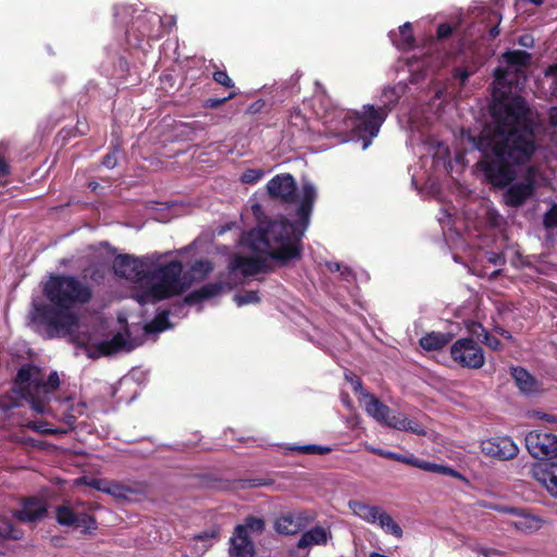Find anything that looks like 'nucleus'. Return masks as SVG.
<instances>
[{
	"instance_id": "1",
	"label": "nucleus",
	"mask_w": 557,
	"mask_h": 557,
	"mask_svg": "<svg viewBox=\"0 0 557 557\" xmlns=\"http://www.w3.org/2000/svg\"><path fill=\"white\" fill-rule=\"evenodd\" d=\"M495 127L483 128L469 141L481 157L476 168L484 182L494 189H505L503 201L510 208H520L536 189V170L529 166L521 182L518 166L528 163L536 150L534 122L525 100L515 96L493 107Z\"/></svg>"
},
{
	"instance_id": "2",
	"label": "nucleus",
	"mask_w": 557,
	"mask_h": 557,
	"mask_svg": "<svg viewBox=\"0 0 557 557\" xmlns=\"http://www.w3.org/2000/svg\"><path fill=\"white\" fill-rule=\"evenodd\" d=\"M317 190L311 183L302 184V197L297 208L299 226L286 218L259 224L245 236V244L257 253L269 256L280 267L298 260L302 255L301 237L309 225Z\"/></svg>"
},
{
	"instance_id": "3",
	"label": "nucleus",
	"mask_w": 557,
	"mask_h": 557,
	"mask_svg": "<svg viewBox=\"0 0 557 557\" xmlns=\"http://www.w3.org/2000/svg\"><path fill=\"white\" fill-rule=\"evenodd\" d=\"M44 294L50 304L36 307V322L46 326L48 338L72 335L79 324L73 309L91 300V288L74 275L52 274Z\"/></svg>"
},
{
	"instance_id": "4",
	"label": "nucleus",
	"mask_w": 557,
	"mask_h": 557,
	"mask_svg": "<svg viewBox=\"0 0 557 557\" xmlns=\"http://www.w3.org/2000/svg\"><path fill=\"white\" fill-rule=\"evenodd\" d=\"M150 292L157 300L181 296L190 287L189 277H184L183 263L175 259L151 271Z\"/></svg>"
},
{
	"instance_id": "5",
	"label": "nucleus",
	"mask_w": 557,
	"mask_h": 557,
	"mask_svg": "<svg viewBox=\"0 0 557 557\" xmlns=\"http://www.w3.org/2000/svg\"><path fill=\"white\" fill-rule=\"evenodd\" d=\"M386 117L385 107L364 104L361 111L350 110V141L360 143L361 150H366L380 133Z\"/></svg>"
},
{
	"instance_id": "6",
	"label": "nucleus",
	"mask_w": 557,
	"mask_h": 557,
	"mask_svg": "<svg viewBox=\"0 0 557 557\" xmlns=\"http://www.w3.org/2000/svg\"><path fill=\"white\" fill-rule=\"evenodd\" d=\"M531 54L524 50H507L502 54L506 67L498 66L494 71V77L500 85L513 87L520 79L527 81L525 69L530 65Z\"/></svg>"
},
{
	"instance_id": "7",
	"label": "nucleus",
	"mask_w": 557,
	"mask_h": 557,
	"mask_svg": "<svg viewBox=\"0 0 557 557\" xmlns=\"http://www.w3.org/2000/svg\"><path fill=\"white\" fill-rule=\"evenodd\" d=\"M152 261L150 257H132L119 255L113 261L114 273L134 283H150Z\"/></svg>"
},
{
	"instance_id": "8",
	"label": "nucleus",
	"mask_w": 557,
	"mask_h": 557,
	"mask_svg": "<svg viewBox=\"0 0 557 557\" xmlns=\"http://www.w3.org/2000/svg\"><path fill=\"white\" fill-rule=\"evenodd\" d=\"M450 357L455 363L465 369H481L485 363L483 348L471 337L457 339L450 346Z\"/></svg>"
},
{
	"instance_id": "9",
	"label": "nucleus",
	"mask_w": 557,
	"mask_h": 557,
	"mask_svg": "<svg viewBox=\"0 0 557 557\" xmlns=\"http://www.w3.org/2000/svg\"><path fill=\"white\" fill-rule=\"evenodd\" d=\"M24 383L30 384L36 392L44 391L45 393H53L60 387L58 372L52 371L45 380L42 369L33 363L23 364L14 377V384Z\"/></svg>"
},
{
	"instance_id": "10",
	"label": "nucleus",
	"mask_w": 557,
	"mask_h": 557,
	"mask_svg": "<svg viewBox=\"0 0 557 557\" xmlns=\"http://www.w3.org/2000/svg\"><path fill=\"white\" fill-rule=\"evenodd\" d=\"M529 454L539 460L547 461L557 457V435L541 430L530 431L524 438Z\"/></svg>"
},
{
	"instance_id": "11",
	"label": "nucleus",
	"mask_w": 557,
	"mask_h": 557,
	"mask_svg": "<svg viewBox=\"0 0 557 557\" xmlns=\"http://www.w3.org/2000/svg\"><path fill=\"white\" fill-rule=\"evenodd\" d=\"M272 483V480L262 478L227 480L210 473L200 475L201 486L216 491L246 490L251 487L267 486L271 485Z\"/></svg>"
},
{
	"instance_id": "12",
	"label": "nucleus",
	"mask_w": 557,
	"mask_h": 557,
	"mask_svg": "<svg viewBox=\"0 0 557 557\" xmlns=\"http://www.w3.org/2000/svg\"><path fill=\"white\" fill-rule=\"evenodd\" d=\"M482 453L498 460H511L519 454V447L510 436H492L481 442Z\"/></svg>"
},
{
	"instance_id": "13",
	"label": "nucleus",
	"mask_w": 557,
	"mask_h": 557,
	"mask_svg": "<svg viewBox=\"0 0 557 557\" xmlns=\"http://www.w3.org/2000/svg\"><path fill=\"white\" fill-rule=\"evenodd\" d=\"M267 189L271 199L282 203H294L297 199V184L289 173L272 177L267 184Z\"/></svg>"
},
{
	"instance_id": "14",
	"label": "nucleus",
	"mask_w": 557,
	"mask_h": 557,
	"mask_svg": "<svg viewBox=\"0 0 557 557\" xmlns=\"http://www.w3.org/2000/svg\"><path fill=\"white\" fill-rule=\"evenodd\" d=\"M350 386L355 393L359 406L371 417L387 411V406L383 404L373 393L366 388L362 381L357 375H350Z\"/></svg>"
},
{
	"instance_id": "15",
	"label": "nucleus",
	"mask_w": 557,
	"mask_h": 557,
	"mask_svg": "<svg viewBox=\"0 0 557 557\" xmlns=\"http://www.w3.org/2000/svg\"><path fill=\"white\" fill-rule=\"evenodd\" d=\"M47 515V504L36 496L22 498L21 509L12 512L13 518L22 523H35L46 518Z\"/></svg>"
},
{
	"instance_id": "16",
	"label": "nucleus",
	"mask_w": 557,
	"mask_h": 557,
	"mask_svg": "<svg viewBox=\"0 0 557 557\" xmlns=\"http://www.w3.org/2000/svg\"><path fill=\"white\" fill-rule=\"evenodd\" d=\"M228 270L232 273L239 272L243 276H253L271 270L265 259L234 255L230 261Z\"/></svg>"
},
{
	"instance_id": "17",
	"label": "nucleus",
	"mask_w": 557,
	"mask_h": 557,
	"mask_svg": "<svg viewBox=\"0 0 557 557\" xmlns=\"http://www.w3.org/2000/svg\"><path fill=\"white\" fill-rule=\"evenodd\" d=\"M531 474L553 497L557 498V462H535L532 465Z\"/></svg>"
},
{
	"instance_id": "18",
	"label": "nucleus",
	"mask_w": 557,
	"mask_h": 557,
	"mask_svg": "<svg viewBox=\"0 0 557 557\" xmlns=\"http://www.w3.org/2000/svg\"><path fill=\"white\" fill-rule=\"evenodd\" d=\"M376 422L380 424L386 425L388 428H393L399 431H409L414 434H424V431L420 428V425L408 419L403 413H394L392 409L387 406V411L382 413V417L380 414H372L371 416Z\"/></svg>"
},
{
	"instance_id": "19",
	"label": "nucleus",
	"mask_w": 557,
	"mask_h": 557,
	"mask_svg": "<svg viewBox=\"0 0 557 557\" xmlns=\"http://www.w3.org/2000/svg\"><path fill=\"white\" fill-rule=\"evenodd\" d=\"M326 542V531L321 527H315L305 532L299 539L297 546L289 549L290 557H308V549L312 545H320Z\"/></svg>"
},
{
	"instance_id": "20",
	"label": "nucleus",
	"mask_w": 557,
	"mask_h": 557,
	"mask_svg": "<svg viewBox=\"0 0 557 557\" xmlns=\"http://www.w3.org/2000/svg\"><path fill=\"white\" fill-rule=\"evenodd\" d=\"M308 523V518L302 512H287L280 516L274 523V529L283 535H293L301 531Z\"/></svg>"
},
{
	"instance_id": "21",
	"label": "nucleus",
	"mask_w": 557,
	"mask_h": 557,
	"mask_svg": "<svg viewBox=\"0 0 557 557\" xmlns=\"http://www.w3.org/2000/svg\"><path fill=\"white\" fill-rule=\"evenodd\" d=\"M226 287V284L223 282H211L208 284H205L198 289H195L187 294L184 297V302L188 306H194L196 304H199L203 300L210 299L212 297H215L220 295Z\"/></svg>"
},
{
	"instance_id": "22",
	"label": "nucleus",
	"mask_w": 557,
	"mask_h": 557,
	"mask_svg": "<svg viewBox=\"0 0 557 557\" xmlns=\"http://www.w3.org/2000/svg\"><path fill=\"white\" fill-rule=\"evenodd\" d=\"M230 555L232 557H255L256 546L249 534L236 533L230 540Z\"/></svg>"
},
{
	"instance_id": "23",
	"label": "nucleus",
	"mask_w": 557,
	"mask_h": 557,
	"mask_svg": "<svg viewBox=\"0 0 557 557\" xmlns=\"http://www.w3.org/2000/svg\"><path fill=\"white\" fill-rule=\"evenodd\" d=\"M510 374L521 393L530 395L539 391V382L527 369L522 367H511Z\"/></svg>"
},
{
	"instance_id": "24",
	"label": "nucleus",
	"mask_w": 557,
	"mask_h": 557,
	"mask_svg": "<svg viewBox=\"0 0 557 557\" xmlns=\"http://www.w3.org/2000/svg\"><path fill=\"white\" fill-rule=\"evenodd\" d=\"M453 339L451 333L430 332L419 341L420 346L428 351L440 350Z\"/></svg>"
},
{
	"instance_id": "25",
	"label": "nucleus",
	"mask_w": 557,
	"mask_h": 557,
	"mask_svg": "<svg viewBox=\"0 0 557 557\" xmlns=\"http://www.w3.org/2000/svg\"><path fill=\"white\" fill-rule=\"evenodd\" d=\"M128 346L127 350L132 349L128 342L125 339L122 333H116L111 339L101 341L96 345V349L101 356H111L116 354Z\"/></svg>"
},
{
	"instance_id": "26",
	"label": "nucleus",
	"mask_w": 557,
	"mask_h": 557,
	"mask_svg": "<svg viewBox=\"0 0 557 557\" xmlns=\"http://www.w3.org/2000/svg\"><path fill=\"white\" fill-rule=\"evenodd\" d=\"M13 392L17 393L21 398L27 400L30 407L38 413H42L45 410L44 403L37 397L36 391L28 383L14 384Z\"/></svg>"
},
{
	"instance_id": "27",
	"label": "nucleus",
	"mask_w": 557,
	"mask_h": 557,
	"mask_svg": "<svg viewBox=\"0 0 557 557\" xmlns=\"http://www.w3.org/2000/svg\"><path fill=\"white\" fill-rule=\"evenodd\" d=\"M213 270V265L209 260H196L190 269L184 273V277H189L190 286L194 282H200L205 280Z\"/></svg>"
},
{
	"instance_id": "28",
	"label": "nucleus",
	"mask_w": 557,
	"mask_h": 557,
	"mask_svg": "<svg viewBox=\"0 0 557 557\" xmlns=\"http://www.w3.org/2000/svg\"><path fill=\"white\" fill-rule=\"evenodd\" d=\"M352 512L369 523H376L381 508L361 502H350Z\"/></svg>"
},
{
	"instance_id": "29",
	"label": "nucleus",
	"mask_w": 557,
	"mask_h": 557,
	"mask_svg": "<svg viewBox=\"0 0 557 557\" xmlns=\"http://www.w3.org/2000/svg\"><path fill=\"white\" fill-rule=\"evenodd\" d=\"M55 521L61 527H75L78 521V512L69 502H64L55 507Z\"/></svg>"
},
{
	"instance_id": "30",
	"label": "nucleus",
	"mask_w": 557,
	"mask_h": 557,
	"mask_svg": "<svg viewBox=\"0 0 557 557\" xmlns=\"http://www.w3.org/2000/svg\"><path fill=\"white\" fill-rule=\"evenodd\" d=\"M265 530V521L256 516H248L245 518L244 523L235 527L236 533L256 534L260 535Z\"/></svg>"
},
{
	"instance_id": "31",
	"label": "nucleus",
	"mask_w": 557,
	"mask_h": 557,
	"mask_svg": "<svg viewBox=\"0 0 557 557\" xmlns=\"http://www.w3.org/2000/svg\"><path fill=\"white\" fill-rule=\"evenodd\" d=\"M170 312L168 310L159 311L156 317L148 323L145 324L144 330L147 334L160 333L169 327L171 323L169 321Z\"/></svg>"
},
{
	"instance_id": "32",
	"label": "nucleus",
	"mask_w": 557,
	"mask_h": 557,
	"mask_svg": "<svg viewBox=\"0 0 557 557\" xmlns=\"http://www.w3.org/2000/svg\"><path fill=\"white\" fill-rule=\"evenodd\" d=\"M518 518L513 521V525L517 530L523 532H531L540 528V519L527 512L525 509L520 508V515H516Z\"/></svg>"
},
{
	"instance_id": "33",
	"label": "nucleus",
	"mask_w": 557,
	"mask_h": 557,
	"mask_svg": "<svg viewBox=\"0 0 557 557\" xmlns=\"http://www.w3.org/2000/svg\"><path fill=\"white\" fill-rule=\"evenodd\" d=\"M416 468L422 469L428 472L440 473V474H445V475H449L453 478L463 479V476L458 471L453 469L451 467L437 465V463H433V462L421 460V459L419 460V463H416Z\"/></svg>"
},
{
	"instance_id": "34",
	"label": "nucleus",
	"mask_w": 557,
	"mask_h": 557,
	"mask_svg": "<svg viewBox=\"0 0 557 557\" xmlns=\"http://www.w3.org/2000/svg\"><path fill=\"white\" fill-rule=\"evenodd\" d=\"M376 522L385 533L392 534L396 539H400L403 536L404 532L401 527L387 512L382 510Z\"/></svg>"
},
{
	"instance_id": "35",
	"label": "nucleus",
	"mask_w": 557,
	"mask_h": 557,
	"mask_svg": "<svg viewBox=\"0 0 557 557\" xmlns=\"http://www.w3.org/2000/svg\"><path fill=\"white\" fill-rule=\"evenodd\" d=\"M288 451H296L304 455H326L331 453V447L317 444L289 445L285 448Z\"/></svg>"
},
{
	"instance_id": "36",
	"label": "nucleus",
	"mask_w": 557,
	"mask_h": 557,
	"mask_svg": "<svg viewBox=\"0 0 557 557\" xmlns=\"http://www.w3.org/2000/svg\"><path fill=\"white\" fill-rule=\"evenodd\" d=\"M24 536V531L20 528H16L9 520H3L0 524V541L11 540V541H20Z\"/></svg>"
},
{
	"instance_id": "37",
	"label": "nucleus",
	"mask_w": 557,
	"mask_h": 557,
	"mask_svg": "<svg viewBox=\"0 0 557 557\" xmlns=\"http://www.w3.org/2000/svg\"><path fill=\"white\" fill-rule=\"evenodd\" d=\"M75 527L82 528L84 534H91L98 529V522L92 515L78 512V521Z\"/></svg>"
},
{
	"instance_id": "38",
	"label": "nucleus",
	"mask_w": 557,
	"mask_h": 557,
	"mask_svg": "<svg viewBox=\"0 0 557 557\" xmlns=\"http://www.w3.org/2000/svg\"><path fill=\"white\" fill-rule=\"evenodd\" d=\"M135 30H138L140 33V36L137 37V39L139 41L146 37L147 38L151 37V35L147 28L146 18L143 16L136 17V20L133 22L131 28L126 30L127 37L129 38Z\"/></svg>"
},
{
	"instance_id": "39",
	"label": "nucleus",
	"mask_w": 557,
	"mask_h": 557,
	"mask_svg": "<svg viewBox=\"0 0 557 557\" xmlns=\"http://www.w3.org/2000/svg\"><path fill=\"white\" fill-rule=\"evenodd\" d=\"M234 301L238 307L249 304H258L260 301V296L258 290H246L244 294H236L234 296Z\"/></svg>"
},
{
	"instance_id": "40",
	"label": "nucleus",
	"mask_w": 557,
	"mask_h": 557,
	"mask_svg": "<svg viewBox=\"0 0 557 557\" xmlns=\"http://www.w3.org/2000/svg\"><path fill=\"white\" fill-rule=\"evenodd\" d=\"M288 121L292 126L299 131H302L307 127V117L298 108L290 110Z\"/></svg>"
},
{
	"instance_id": "41",
	"label": "nucleus",
	"mask_w": 557,
	"mask_h": 557,
	"mask_svg": "<svg viewBox=\"0 0 557 557\" xmlns=\"http://www.w3.org/2000/svg\"><path fill=\"white\" fill-rule=\"evenodd\" d=\"M264 176V171L261 169H247L242 173L240 182L244 184H256Z\"/></svg>"
},
{
	"instance_id": "42",
	"label": "nucleus",
	"mask_w": 557,
	"mask_h": 557,
	"mask_svg": "<svg viewBox=\"0 0 557 557\" xmlns=\"http://www.w3.org/2000/svg\"><path fill=\"white\" fill-rule=\"evenodd\" d=\"M481 506L485 509L495 510L500 513H507L515 516L520 515V508L519 507H512V506H506L500 504H492V503H482Z\"/></svg>"
},
{
	"instance_id": "43",
	"label": "nucleus",
	"mask_w": 557,
	"mask_h": 557,
	"mask_svg": "<svg viewBox=\"0 0 557 557\" xmlns=\"http://www.w3.org/2000/svg\"><path fill=\"white\" fill-rule=\"evenodd\" d=\"M482 336L481 342L486 345L488 348H491L494 351H498L503 349L502 342L494 335H492L488 331L485 329L482 330V334L479 335V337Z\"/></svg>"
},
{
	"instance_id": "44",
	"label": "nucleus",
	"mask_w": 557,
	"mask_h": 557,
	"mask_svg": "<svg viewBox=\"0 0 557 557\" xmlns=\"http://www.w3.org/2000/svg\"><path fill=\"white\" fill-rule=\"evenodd\" d=\"M212 78L216 84L222 85L225 88H230V89L235 88V84H234L233 79L228 76L226 71H222V70L214 71L212 74Z\"/></svg>"
},
{
	"instance_id": "45",
	"label": "nucleus",
	"mask_w": 557,
	"mask_h": 557,
	"mask_svg": "<svg viewBox=\"0 0 557 557\" xmlns=\"http://www.w3.org/2000/svg\"><path fill=\"white\" fill-rule=\"evenodd\" d=\"M236 95H237V92L235 90H233L228 94V96H226L224 98H208L203 101L202 107L205 109H216V108L221 107L222 104H224L226 101L235 98Z\"/></svg>"
},
{
	"instance_id": "46",
	"label": "nucleus",
	"mask_w": 557,
	"mask_h": 557,
	"mask_svg": "<svg viewBox=\"0 0 557 557\" xmlns=\"http://www.w3.org/2000/svg\"><path fill=\"white\" fill-rule=\"evenodd\" d=\"M543 224L546 228L557 227V203H553L544 214Z\"/></svg>"
},
{
	"instance_id": "47",
	"label": "nucleus",
	"mask_w": 557,
	"mask_h": 557,
	"mask_svg": "<svg viewBox=\"0 0 557 557\" xmlns=\"http://www.w3.org/2000/svg\"><path fill=\"white\" fill-rule=\"evenodd\" d=\"M121 151L119 146H113L111 150L102 158V165L113 169L117 164V154Z\"/></svg>"
},
{
	"instance_id": "48",
	"label": "nucleus",
	"mask_w": 557,
	"mask_h": 557,
	"mask_svg": "<svg viewBox=\"0 0 557 557\" xmlns=\"http://www.w3.org/2000/svg\"><path fill=\"white\" fill-rule=\"evenodd\" d=\"M400 35L403 37L404 45L408 48H411L414 46L416 39L412 35V28L410 23H405L403 26L399 27Z\"/></svg>"
},
{
	"instance_id": "49",
	"label": "nucleus",
	"mask_w": 557,
	"mask_h": 557,
	"mask_svg": "<svg viewBox=\"0 0 557 557\" xmlns=\"http://www.w3.org/2000/svg\"><path fill=\"white\" fill-rule=\"evenodd\" d=\"M473 74V71L468 67L457 66L453 70V77L458 79L461 85H465L469 77Z\"/></svg>"
},
{
	"instance_id": "50",
	"label": "nucleus",
	"mask_w": 557,
	"mask_h": 557,
	"mask_svg": "<svg viewBox=\"0 0 557 557\" xmlns=\"http://www.w3.org/2000/svg\"><path fill=\"white\" fill-rule=\"evenodd\" d=\"M220 536L219 528H213L211 530H205L196 535H194L193 540L196 542H206L212 539H218Z\"/></svg>"
},
{
	"instance_id": "51",
	"label": "nucleus",
	"mask_w": 557,
	"mask_h": 557,
	"mask_svg": "<svg viewBox=\"0 0 557 557\" xmlns=\"http://www.w3.org/2000/svg\"><path fill=\"white\" fill-rule=\"evenodd\" d=\"M26 428L35 431V432H38L42 435H54L57 434V431L55 430H51L49 428H46V423H39V422H36V421H29L26 423Z\"/></svg>"
},
{
	"instance_id": "52",
	"label": "nucleus",
	"mask_w": 557,
	"mask_h": 557,
	"mask_svg": "<svg viewBox=\"0 0 557 557\" xmlns=\"http://www.w3.org/2000/svg\"><path fill=\"white\" fill-rule=\"evenodd\" d=\"M20 403L15 397L4 396L0 399V410L3 412H8L16 407H18Z\"/></svg>"
},
{
	"instance_id": "53",
	"label": "nucleus",
	"mask_w": 557,
	"mask_h": 557,
	"mask_svg": "<svg viewBox=\"0 0 557 557\" xmlns=\"http://www.w3.org/2000/svg\"><path fill=\"white\" fill-rule=\"evenodd\" d=\"M454 28L448 23H442L437 26L436 37L440 40L448 38L453 34Z\"/></svg>"
},
{
	"instance_id": "54",
	"label": "nucleus",
	"mask_w": 557,
	"mask_h": 557,
	"mask_svg": "<svg viewBox=\"0 0 557 557\" xmlns=\"http://www.w3.org/2000/svg\"><path fill=\"white\" fill-rule=\"evenodd\" d=\"M84 272L86 276H89L96 283H100L104 277L103 271L99 268H88Z\"/></svg>"
},
{
	"instance_id": "55",
	"label": "nucleus",
	"mask_w": 557,
	"mask_h": 557,
	"mask_svg": "<svg viewBox=\"0 0 557 557\" xmlns=\"http://www.w3.org/2000/svg\"><path fill=\"white\" fill-rule=\"evenodd\" d=\"M149 292H150V286L147 287L145 290H143L140 294H138L136 296V299L140 305H146L149 302L156 304V302L160 301V300H157L154 297H152V295H150Z\"/></svg>"
},
{
	"instance_id": "56",
	"label": "nucleus",
	"mask_w": 557,
	"mask_h": 557,
	"mask_svg": "<svg viewBox=\"0 0 557 557\" xmlns=\"http://www.w3.org/2000/svg\"><path fill=\"white\" fill-rule=\"evenodd\" d=\"M492 16H493V20L496 21V24L494 26H492L490 29H488V37L490 39H494L496 38L498 35H499V23L502 21V16L497 13H492Z\"/></svg>"
},
{
	"instance_id": "57",
	"label": "nucleus",
	"mask_w": 557,
	"mask_h": 557,
	"mask_svg": "<svg viewBox=\"0 0 557 557\" xmlns=\"http://www.w3.org/2000/svg\"><path fill=\"white\" fill-rule=\"evenodd\" d=\"M62 420L70 426L71 430H74L76 421H77V414H74L72 411H70L67 409L63 413V419Z\"/></svg>"
},
{
	"instance_id": "58",
	"label": "nucleus",
	"mask_w": 557,
	"mask_h": 557,
	"mask_svg": "<svg viewBox=\"0 0 557 557\" xmlns=\"http://www.w3.org/2000/svg\"><path fill=\"white\" fill-rule=\"evenodd\" d=\"M473 552L478 553L479 555H483L485 557H493L499 555V552L494 548H485L481 546H476L472 548Z\"/></svg>"
},
{
	"instance_id": "59",
	"label": "nucleus",
	"mask_w": 557,
	"mask_h": 557,
	"mask_svg": "<svg viewBox=\"0 0 557 557\" xmlns=\"http://www.w3.org/2000/svg\"><path fill=\"white\" fill-rule=\"evenodd\" d=\"M69 410L72 411L74 414H77L78 418L85 413L86 404L84 401H79L77 404L71 405L69 407Z\"/></svg>"
},
{
	"instance_id": "60",
	"label": "nucleus",
	"mask_w": 557,
	"mask_h": 557,
	"mask_svg": "<svg viewBox=\"0 0 557 557\" xmlns=\"http://www.w3.org/2000/svg\"><path fill=\"white\" fill-rule=\"evenodd\" d=\"M263 107H264V101L262 99H259V100L252 102L248 107L247 111H248V113L255 114V113L259 112Z\"/></svg>"
},
{
	"instance_id": "61",
	"label": "nucleus",
	"mask_w": 557,
	"mask_h": 557,
	"mask_svg": "<svg viewBox=\"0 0 557 557\" xmlns=\"http://www.w3.org/2000/svg\"><path fill=\"white\" fill-rule=\"evenodd\" d=\"M518 44L525 48H531L533 46V37L531 35H522L518 39Z\"/></svg>"
},
{
	"instance_id": "62",
	"label": "nucleus",
	"mask_w": 557,
	"mask_h": 557,
	"mask_svg": "<svg viewBox=\"0 0 557 557\" xmlns=\"http://www.w3.org/2000/svg\"><path fill=\"white\" fill-rule=\"evenodd\" d=\"M10 174V165L3 157H0V177H5Z\"/></svg>"
},
{
	"instance_id": "63",
	"label": "nucleus",
	"mask_w": 557,
	"mask_h": 557,
	"mask_svg": "<svg viewBox=\"0 0 557 557\" xmlns=\"http://www.w3.org/2000/svg\"><path fill=\"white\" fill-rule=\"evenodd\" d=\"M495 332L497 334H499L500 336H503L504 338L508 339V341H512L513 339L511 333L509 331L505 330L502 326H496L495 327Z\"/></svg>"
},
{
	"instance_id": "64",
	"label": "nucleus",
	"mask_w": 557,
	"mask_h": 557,
	"mask_svg": "<svg viewBox=\"0 0 557 557\" xmlns=\"http://www.w3.org/2000/svg\"><path fill=\"white\" fill-rule=\"evenodd\" d=\"M549 122L553 126H557V107H553L549 111Z\"/></svg>"
}]
</instances>
